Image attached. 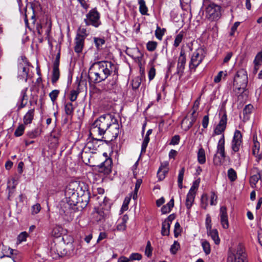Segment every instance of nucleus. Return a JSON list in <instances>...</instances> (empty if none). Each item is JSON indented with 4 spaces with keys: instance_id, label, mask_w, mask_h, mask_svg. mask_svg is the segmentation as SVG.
I'll use <instances>...</instances> for the list:
<instances>
[{
    "instance_id": "obj_7",
    "label": "nucleus",
    "mask_w": 262,
    "mask_h": 262,
    "mask_svg": "<svg viewBox=\"0 0 262 262\" xmlns=\"http://www.w3.org/2000/svg\"><path fill=\"white\" fill-rule=\"evenodd\" d=\"M247 72L243 69L238 71L234 78L233 86L238 90L244 89L247 86Z\"/></svg>"
},
{
    "instance_id": "obj_62",
    "label": "nucleus",
    "mask_w": 262,
    "mask_h": 262,
    "mask_svg": "<svg viewBox=\"0 0 262 262\" xmlns=\"http://www.w3.org/2000/svg\"><path fill=\"white\" fill-rule=\"evenodd\" d=\"M217 196L214 192H211L210 195V205H215L217 203Z\"/></svg>"
},
{
    "instance_id": "obj_6",
    "label": "nucleus",
    "mask_w": 262,
    "mask_h": 262,
    "mask_svg": "<svg viewBox=\"0 0 262 262\" xmlns=\"http://www.w3.org/2000/svg\"><path fill=\"white\" fill-rule=\"evenodd\" d=\"M84 22L85 26L92 25L95 28H98L101 24L100 20V14L96 8L92 9L86 14Z\"/></svg>"
},
{
    "instance_id": "obj_15",
    "label": "nucleus",
    "mask_w": 262,
    "mask_h": 262,
    "mask_svg": "<svg viewBox=\"0 0 262 262\" xmlns=\"http://www.w3.org/2000/svg\"><path fill=\"white\" fill-rule=\"evenodd\" d=\"M112 161L111 159H106L98 167V171L103 173L105 175L109 174L112 171Z\"/></svg>"
},
{
    "instance_id": "obj_17",
    "label": "nucleus",
    "mask_w": 262,
    "mask_h": 262,
    "mask_svg": "<svg viewBox=\"0 0 262 262\" xmlns=\"http://www.w3.org/2000/svg\"><path fill=\"white\" fill-rule=\"evenodd\" d=\"M78 185L76 182L70 183L65 189L64 194L66 201L77 192Z\"/></svg>"
},
{
    "instance_id": "obj_16",
    "label": "nucleus",
    "mask_w": 262,
    "mask_h": 262,
    "mask_svg": "<svg viewBox=\"0 0 262 262\" xmlns=\"http://www.w3.org/2000/svg\"><path fill=\"white\" fill-rule=\"evenodd\" d=\"M35 27H36L37 33L40 35L42 33V29L43 28L45 29L46 34L48 37L51 30L52 23L50 20L46 19L45 25L37 24Z\"/></svg>"
},
{
    "instance_id": "obj_41",
    "label": "nucleus",
    "mask_w": 262,
    "mask_h": 262,
    "mask_svg": "<svg viewBox=\"0 0 262 262\" xmlns=\"http://www.w3.org/2000/svg\"><path fill=\"white\" fill-rule=\"evenodd\" d=\"M196 109L193 110V111L191 114L190 121H189L188 125L187 127L186 130L189 129L195 122L197 118V114H196Z\"/></svg>"
},
{
    "instance_id": "obj_57",
    "label": "nucleus",
    "mask_w": 262,
    "mask_h": 262,
    "mask_svg": "<svg viewBox=\"0 0 262 262\" xmlns=\"http://www.w3.org/2000/svg\"><path fill=\"white\" fill-rule=\"evenodd\" d=\"M145 255L148 257L151 256V255L152 248H151V244H150V243L149 241H148V242L147 243L146 248H145Z\"/></svg>"
},
{
    "instance_id": "obj_22",
    "label": "nucleus",
    "mask_w": 262,
    "mask_h": 262,
    "mask_svg": "<svg viewBox=\"0 0 262 262\" xmlns=\"http://www.w3.org/2000/svg\"><path fill=\"white\" fill-rule=\"evenodd\" d=\"M90 197L88 193H83L80 197L78 196V201L77 203V205H76V206H77L78 208H84L88 205L89 202Z\"/></svg>"
},
{
    "instance_id": "obj_14",
    "label": "nucleus",
    "mask_w": 262,
    "mask_h": 262,
    "mask_svg": "<svg viewBox=\"0 0 262 262\" xmlns=\"http://www.w3.org/2000/svg\"><path fill=\"white\" fill-rule=\"evenodd\" d=\"M109 212L103 208L98 209L93 212V218L97 222H103L108 217Z\"/></svg>"
},
{
    "instance_id": "obj_13",
    "label": "nucleus",
    "mask_w": 262,
    "mask_h": 262,
    "mask_svg": "<svg viewBox=\"0 0 262 262\" xmlns=\"http://www.w3.org/2000/svg\"><path fill=\"white\" fill-rule=\"evenodd\" d=\"M72 207L71 206H68L67 204L65 203L59 210L60 217L66 222H70L73 219L72 215L73 212L71 209Z\"/></svg>"
},
{
    "instance_id": "obj_27",
    "label": "nucleus",
    "mask_w": 262,
    "mask_h": 262,
    "mask_svg": "<svg viewBox=\"0 0 262 262\" xmlns=\"http://www.w3.org/2000/svg\"><path fill=\"white\" fill-rule=\"evenodd\" d=\"M64 111L66 114L72 117L73 115L75 107L72 102H67L64 103Z\"/></svg>"
},
{
    "instance_id": "obj_42",
    "label": "nucleus",
    "mask_w": 262,
    "mask_h": 262,
    "mask_svg": "<svg viewBox=\"0 0 262 262\" xmlns=\"http://www.w3.org/2000/svg\"><path fill=\"white\" fill-rule=\"evenodd\" d=\"M202 246L203 249V251L206 255H208L210 253L211 249L209 243L207 241H204L202 242Z\"/></svg>"
},
{
    "instance_id": "obj_48",
    "label": "nucleus",
    "mask_w": 262,
    "mask_h": 262,
    "mask_svg": "<svg viewBox=\"0 0 262 262\" xmlns=\"http://www.w3.org/2000/svg\"><path fill=\"white\" fill-rule=\"evenodd\" d=\"M183 38V33L181 32L176 35L173 43L174 47H178L181 42Z\"/></svg>"
},
{
    "instance_id": "obj_46",
    "label": "nucleus",
    "mask_w": 262,
    "mask_h": 262,
    "mask_svg": "<svg viewBox=\"0 0 262 262\" xmlns=\"http://www.w3.org/2000/svg\"><path fill=\"white\" fill-rule=\"evenodd\" d=\"M25 129V125L23 124H20L16 129L14 132V135L16 137H20L24 134Z\"/></svg>"
},
{
    "instance_id": "obj_21",
    "label": "nucleus",
    "mask_w": 262,
    "mask_h": 262,
    "mask_svg": "<svg viewBox=\"0 0 262 262\" xmlns=\"http://www.w3.org/2000/svg\"><path fill=\"white\" fill-rule=\"evenodd\" d=\"M28 88L24 89L20 92L19 102L20 104L17 106V110L19 111L21 108L25 107L28 103V96L27 95V92Z\"/></svg>"
},
{
    "instance_id": "obj_23",
    "label": "nucleus",
    "mask_w": 262,
    "mask_h": 262,
    "mask_svg": "<svg viewBox=\"0 0 262 262\" xmlns=\"http://www.w3.org/2000/svg\"><path fill=\"white\" fill-rule=\"evenodd\" d=\"M2 252L3 255L1 256V258L4 257H12L14 255L17 254V251L13 250L9 247L3 245Z\"/></svg>"
},
{
    "instance_id": "obj_55",
    "label": "nucleus",
    "mask_w": 262,
    "mask_h": 262,
    "mask_svg": "<svg viewBox=\"0 0 262 262\" xmlns=\"http://www.w3.org/2000/svg\"><path fill=\"white\" fill-rule=\"evenodd\" d=\"M181 232V228L179 222H177L174 225V235L175 237H177Z\"/></svg>"
},
{
    "instance_id": "obj_24",
    "label": "nucleus",
    "mask_w": 262,
    "mask_h": 262,
    "mask_svg": "<svg viewBox=\"0 0 262 262\" xmlns=\"http://www.w3.org/2000/svg\"><path fill=\"white\" fill-rule=\"evenodd\" d=\"M34 108L29 110L25 115L23 118V121L25 125L31 123L34 116Z\"/></svg>"
},
{
    "instance_id": "obj_4",
    "label": "nucleus",
    "mask_w": 262,
    "mask_h": 262,
    "mask_svg": "<svg viewBox=\"0 0 262 262\" xmlns=\"http://www.w3.org/2000/svg\"><path fill=\"white\" fill-rule=\"evenodd\" d=\"M221 9L220 6L210 3L206 8V17L211 21L218 20L222 15Z\"/></svg>"
},
{
    "instance_id": "obj_56",
    "label": "nucleus",
    "mask_w": 262,
    "mask_h": 262,
    "mask_svg": "<svg viewBox=\"0 0 262 262\" xmlns=\"http://www.w3.org/2000/svg\"><path fill=\"white\" fill-rule=\"evenodd\" d=\"M253 108V106L251 104H248L246 105L243 111V115L245 116L251 114Z\"/></svg>"
},
{
    "instance_id": "obj_51",
    "label": "nucleus",
    "mask_w": 262,
    "mask_h": 262,
    "mask_svg": "<svg viewBox=\"0 0 262 262\" xmlns=\"http://www.w3.org/2000/svg\"><path fill=\"white\" fill-rule=\"evenodd\" d=\"M149 140V136L146 135L142 144L141 152H145Z\"/></svg>"
},
{
    "instance_id": "obj_58",
    "label": "nucleus",
    "mask_w": 262,
    "mask_h": 262,
    "mask_svg": "<svg viewBox=\"0 0 262 262\" xmlns=\"http://www.w3.org/2000/svg\"><path fill=\"white\" fill-rule=\"evenodd\" d=\"M180 136L178 135H174L172 137L171 140L169 143V144L173 145H178L180 142Z\"/></svg>"
},
{
    "instance_id": "obj_30",
    "label": "nucleus",
    "mask_w": 262,
    "mask_h": 262,
    "mask_svg": "<svg viewBox=\"0 0 262 262\" xmlns=\"http://www.w3.org/2000/svg\"><path fill=\"white\" fill-rule=\"evenodd\" d=\"M138 4L139 5V12L142 15H148L147 13L148 8L145 4L144 0H138Z\"/></svg>"
},
{
    "instance_id": "obj_37",
    "label": "nucleus",
    "mask_w": 262,
    "mask_h": 262,
    "mask_svg": "<svg viewBox=\"0 0 262 262\" xmlns=\"http://www.w3.org/2000/svg\"><path fill=\"white\" fill-rule=\"evenodd\" d=\"M227 176L228 179L231 182H234L237 179L236 172L232 168H230L228 169L227 172Z\"/></svg>"
},
{
    "instance_id": "obj_5",
    "label": "nucleus",
    "mask_w": 262,
    "mask_h": 262,
    "mask_svg": "<svg viewBox=\"0 0 262 262\" xmlns=\"http://www.w3.org/2000/svg\"><path fill=\"white\" fill-rule=\"evenodd\" d=\"M247 254L245 248L242 244H239L236 248L235 253H230L227 258V262H247Z\"/></svg>"
},
{
    "instance_id": "obj_43",
    "label": "nucleus",
    "mask_w": 262,
    "mask_h": 262,
    "mask_svg": "<svg viewBox=\"0 0 262 262\" xmlns=\"http://www.w3.org/2000/svg\"><path fill=\"white\" fill-rule=\"evenodd\" d=\"M129 261L140 260L142 258V255L139 253H132L128 257Z\"/></svg>"
},
{
    "instance_id": "obj_10",
    "label": "nucleus",
    "mask_w": 262,
    "mask_h": 262,
    "mask_svg": "<svg viewBox=\"0 0 262 262\" xmlns=\"http://www.w3.org/2000/svg\"><path fill=\"white\" fill-rule=\"evenodd\" d=\"M242 135L238 130H235L231 142V148L234 152L239 151L240 146L242 144Z\"/></svg>"
},
{
    "instance_id": "obj_53",
    "label": "nucleus",
    "mask_w": 262,
    "mask_h": 262,
    "mask_svg": "<svg viewBox=\"0 0 262 262\" xmlns=\"http://www.w3.org/2000/svg\"><path fill=\"white\" fill-rule=\"evenodd\" d=\"M205 226L207 230H210L212 229L211 219L210 215L207 214L205 220Z\"/></svg>"
},
{
    "instance_id": "obj_54",
    "label": "nucleus",
    "mask_w": 262,
    "mask_h": 262,
    "mask_svg": "<svg viewBox=\"0 0 262 262\" xmlns=\"http://www.w3.org/2000/svg\"><path fill=\"white\" fill-rule=\"evenodd\" d=\"M79 94V92L76 90H72L70 92V100L71 102L75 101L77 98V96Z\"/></svg>"
},
{
    "instance_id": "obj_64",
    "label": "nucleus",
    "mask_w": 262,
    "mask_h": 262,
    "mask_svg": "<svg viewBox=\"0 0 262 262\" xmlns=\"http://www.w3.org/2000/svg\"><path fill=\"white\" fill-rule=\"evenodd\" d=\"M41 209V207L39 204H36L32 207V213L35 214L38 213Z\"/></svg>"
},
{
    "instance_id": "obj_44",
    "label": "nucleus",
    "mask_w": 262,
    "mask_h": 262,
    "mask_svg": "<svg viewBox=\"0 0 262 262\" xmlns=\"http://www.w3.org/2000/svg\"><path fill=\"white\" fill-rule=\"evenodd\" d=\"M141 77H136L132 80V88L133 89L137 90L140 86L141 83Z\"/></svg>"
},
{
    "instance_id": "obj_19",
    "label": "nucleus",
    "mask_w": 262,
    "mask_h": 262,
    "mask_svg": "<svg viewBox=\"0 0 262 262\" xmlns=\"http://www.w3.org/2000/svg\"><path fill=\"white\" fill-rule=\"evenodd\" d=\"M112 79H109L106 84L107 89L109 90H113L116 89L117 85L118 76V68L116 71L111 74Z\"/></svg>"
},
{
    "instance_id": "obj_38",
    "label": "nucleus",
    "mask_w": 262,
    "mask_h": 262,
    "mask_svg": "<svg viewBox=\"0 0 262 262\" xmlns=\"http://www.w3.org/2000/svg\"><path fill=\"white\" fill-rule=\"evenodd\" d=\"M60 76V72L59 68H53L52 75L51 81L52 83H56L59 79Z\"/></svg>"
},
{
    "instance_id": "obj_9",
    "label": "nucleus",
    "mask_w": 262,
    "mask_h": 262,
    "mask_svg": "<svg viewBox=\"0 0 262 262\" xmlns=\"http://www.w3.org/2000/svg\"><path fill=\"white\" fill-rule=\"evenodd\" d=\"M204 50L202 48H199L193 53L190 62L189 63V68L190 70H195L196 68L202 62Z\"/></svg>"
},
{
    "instance_id": "obj_20",
    "label": "nucleus",
    "mask_w": 262,
    "mask_h": 262,
    "mask_svg": "<svg viewBox=\"0 0 262 262\" xmlns=\"http://www.w3.org/2000/svg\"><path fill=\"white\" fill-rule=\"evenodd\" d=\"M85 39L79 35H76L74 39V51L76 53L79 54L82 52L84 47Z\"/></svg>"
},
{
    "instance_id": "obj_61",
    "label": "nucleus",
    "mask_w": 262,
    "mask_h": 262,
    "mask_svg": "<svg viewBox=\"0 0 262 262\" xmlns=\"http://www.w3.org/2000/svg\"><path fill=\"white\" fill-rule=\"evenodd\" d=\"M262 61V52H259L256 56L254 60V63L255 66H259L260 62Z\"/></svg>"
},
{
    "instance_id": "obj_18",
    "label": "nucleus",
    "mask_w": 262,
    "mask_h": 262,
    "mask_svg": "<svg viewBox=\"0 0 262 262\" xmlns=\"http://www.w3.org/2000/svg\"><path fill=\"white\" fill-rule=\"evenodd\" d=\"M220 215L221 217V223L224 229L229 228V222L227 212V208L226 206H221L220 209Z\"/></svg>"
},
{
    "instance_id": "obj_1",
    "label": "nucleus",
    "mask_w": 262,
    "mask_h": 262,
    "mask_svg": "<svg viewBox=\"0 0 262 262\" xmlns=\"http://www.w3.org/2000/svg\"><path fill=\"white\" fill-rule=\"evenodd\" d=\"M118 68L111 61H100L93 63L89 70V80L94 83L104 81Z\"/></svg>"
},
{
    "instance_id": "obj_52",
    "label": "nucleus",
    "mask_w": 262,
    "mask_h": 262,
    "mask_svg": "<svg viewBox=\"0 0 262 262\" xmlns=\"http://www.w3.org/2000/svg\"><path fill=\"white\" fill-rule=\"evenodd\" d=\"M208 196L206 194H203L201 198V207L206 209L208 205Z\"/></svg>"
},
{
    "instance_id": "obj_34",
    "label": "nucleus",
    "mask_w": 262,
    "mask_h": 262,
    "mask_svg": "<svg viewBox=\"0 0 262 262\" xmlns=\"http://www.w3.org/2000/svg\"><path fill=\"white\" fill-rule=\"evenodd\" d=\"M41 132V129L36 128L34 130L29 131L27 133V136L31 139H34L39 136Z\"/></svg>"
},
{
    "instance_id": "obj_32",
    "label": "nucleus",
    "mask_w": 262,
    "mask_h": 262,
    "mask_svg": "<svg viewBox=\"0 0 262 262\" xmlns=\"http://www.w3.org/2000/svg\"><path fill=\"white\" fill-rule=\"evenodd\" d=\"M195 195L194 194H191V193H188L186 196L185 205L187 209L189 210L194 202Z\"/></svg>"
},
{
    "instance_id": "obj_47",
    "label": "nucleus",
    "mask_w": 262,
    "mask_h": 262,
    "mask_svg": "<svg viewBox=\"0 0 262 262\" xmlns=\"http://www.w3.org/2000/svg\"><path fill=\"white\" fill-rule=\"evenodd\" d=\"M157 47V42L154 41H149L146 44L147 50L152 52L156 50Z\"/></svg>"
},
{
    "instance_id": "obj_49",
    "label": "nucleus",
    "mask_w": 262,
    "mask_h": 262,
    "mask_svg": "<svg viewBox=\"0 0 262 262\" xmlns=\"http://www.w3.org/2000/svg\"><path fill=\"white\" fill-rule=\"evenodd\" d=\"M167 172L168 171L167 170H163L162 167H160L157 172V177L159 180H163L165 178V175Z\"/></svg>"
},
{
    "instance_id": "obj_36",
    "label": "nucleus",
    "mask_w": 262,
    "mask_h": 262,
    "mask_svg": "<svg viewBox=\"0 0 262 262\" xmlns=\"http://www.w3.org/2000/svg\"><path fill=\"white\" fill-rule=\"evenodd\" d=\"M96 149V147L93 145V142L90 140L85 144L84 147L81 151V154H82L83 152L87 153L88 151L91 152V150H95ZM92 152L93 151H92Z\"/></svg>"
},
{
    "instance_id": "obj_29",
    "label": "nucleus",
    "mask_w": 262,
    "mask_h": 262,
    "mask_svg": "<svg viewBox=\"0 0 262 262\" xmlns=\"http://www.w3.org/2000/svg\"><path fill=\"white\" fill-rule=\"evenodd\" d=\"M197 158L198 162L201 164H203L206 162V156L205 150L202 148H200L197 153Z\"/></svg>"
},
{
    "instance_id": "obj_11",
    "label": "nucleus",
    "mask_w": 262,
    "mask_h": 262,
    "mask_svg": "<svg viewBox=\"0 0 262 262\" xmlns=\"http://www.w3.org/2000/svg\"><path fill=\"white\" fill-rule=\"evenodd\" d=\"M186 61V59L185 51L184 50L181 49L178 60L177 67V70L176 72V73L179 76L180 78H181L183 75Z\"/></svg>"
},
{
    "instance_id": "obj_26",
    "label": "nucleus",
    "mask_w": 262,
    "mask_h": 262,
    "mask_svg": "<svg viewBox=\"0 0 262 262\" xmlns=\"http://www.w3.org/2000/svg\"><path fill=\"white\" fill-rule=\"evenodd\" d=\"M207 233L213 240L215 244L218 245L220 242V239L219 237V233L217 229H210V230H207Z\"/></svg>"
},
{
    "instance_id": "obj_35",
    "label": "nucleus",
    "mask_w": 262,
    "mask_h": 262,
    "mask_svg": "<svg viewBox=\"0 0 262 262\" xmlns=\"http://www.w3.org/2000/svg\"><path fill=\"white\" fill-rule=\"evenodd\" d=\"M89 35V32L86 28L83 26H80L77 30L76 35H79L80 37H83L85 39L86 37Z\"/></svg>"
},
{
    "instance_id": "obj_28",
    "label": "nucleus",
    "mask_w": 262,
    "mask_h": 262,
    "mask_svg": "<svg viewBox=\"0 0 262 262\" xmlns=\"http://www.w3.org/2000/svg\"><path fill=\"white\" fill-rule=\"evenodd\" d=\"M32 12V15L31 17V21L32 23V26H29V23H28V19L27 18L28 17V14L27 13H25V22L26 27H27L30 30L34 29L35 26V21H36V18H35V15L34 13V10L33 9H32L31 10Z\"/></svg>"
},
{
    "instance_id": "obj_2",
    "label": "nucleus",
    "mask_w": 262,
    "mask_h": 262,
    "mask_svg": "<svg viewBox=\"0 0 262 262\" xmlns=\"http://www.w3.org/2000/svg\"><path fill=\"white\" fill-rule=\"evenodd\" d=\"M117 119L115 116L111 114H105L101 115L92 124L90 132V137L94 136H102L115 123L117 122ZM92 140V138H91Z\"/></svg>"
},
{
    "instance_id": "obj_12",
    "label": "nucleus",
    "mask_w": 262,
    "mask_h": 262,
    "mask_svg": "<svg viewBox=\"0 0 262 262\" xmlns=\"http://www.w3.org/2000/svg\"><path fill=\"white\" fill-rule=\"evenodd\" d=\"M227 117L226 112H224L223 114L222 115L220 120L219 121V124L216 126L214 130L213 134L219 135L221 134H223V133L225 132L226 128L227 125Z\"/></svg>"
},
{
    "instance_id": "obj_63",
    "label": "nucleus",
    "mask_w": 262,
    "mask_h": 262,
    "mask_svg": "<svg viewBox=\"0 0 262 262\" xmlns=\"http://www.w3.org/2000/svg\"><path fill=\"white\" fill-rule=\"evenodd\" d=\"M60 230L61 229L59 227H55L53 228L52 231V235L55 237H60L61 234L60 233Z\"/></svg>"
},
{
    "instance_id": "obj_39",
    "label": "nucleus",
    "mask_w": 262,
    "mask_h": 262,
    "mask_svg": "<svg viewBox=\"0 0 262 262\" xmlns=\"http://www.w3.org/2000/svg\"><path fill=\"white\" fill-rule=\"evenodd\" d=\"M165 31V29H161L158 25H157V29L155 31V36L156 38L159 40H162V37L164 35Z\"/></svg>"
},
{
    "instance_id": "obj_31",
    "label": "nucleus",
    "mask_w": 262,
    "mask_h": 262,
    "mask_svg": "<svg viewBox=\"0 0 262 262\" xmlns=\"http://www.w3.org/2000/svg\"><path fill=\"white\" fill-rule=\"evenodd\" d=\"M78 196L79 194L77 192L75 194H73L72 197H71L69 200L67 201V205L68 206H76V205H77Z\"/></svg>"
},
{
    "instance_id": "obj_25",
    "label": "nucleus",
    "mask_w": 262,
    "mask_h": 262,
    "mask_svg": "<svg viewBox=\"0 0 262 262\" xmlns=\"http://www.w3.org/2000/svg\"><path fill=\"white\" fill-rule=\"evenodd\" d=\"M252 172L255 173V174L250 177V182L251 184L255 185L259 180H261L258 168L257 167H254L252 169Z\"/></svg>"
},
{
    "instance_id": "obj_3",
    "label": "nucleus",
    "mask_w": 262,
    "mask_h": 262,
    "mask_svg": "<svg viewBox=\"0 0 262 262\" xmlns=\"http://www.w3.org/2000/svg\"><path fill=\"white\" fill-rule=\"evenodd\" d=\"M119 133V126L118 123H115L102 135L101 139L92 137L93 141H104L106 144H109L111 141L115 140Z\"/></svg>"
},
{
    "instance_id": "obj_45",
    "label": "nucleus",
    "mask_w": 262,
    "mask_h": 262,
    "mask_svg": "<svg viewBox=\"0 0 262 262\" xmlns=\"http://www.w3.org/2000/svg\"><path fill=\"white\" fill-rule=\"evenodd\" d=\"M94 42L98 49H100L102 48V46L105 43V40L102 38L94 37Z\"/></svg>"
},
{
    "instance_id": "obj_60",
    "label": "nucleus",
    "mask_w": 262,
    "mask_h": 262,
    "mask_svg": "<svg viewBox=\"0 0 262 262\" xmlns=\"http://www.w3.org/2000/svg\"><path fill=\"white\" fill-rule=\"evenodd\" d=\"M180 247V244L177 241H174V243L171 246L170 251L172 254H175Z\"/></svg>"
},
{
    "instance_id": "obj_59",
    "label": "nucleus",
    "mask_w": 262,
    "mask_h": 262,
    "mask_svg": "<svg viewBox=\"0 0 262 262\" xmlns=\"http://www.w3.org/2000/svg\"><path fill=\"white\" fill-rule=\"evenodd\" d=\"M260 148V143L259 142H255L253 143V149H252V154L253 155H257L259 153Z\"/></svg>"
},
{
    "instance_id": "obj_40",
    "label": "nucleus",
    "mask_w": 262,
    "mask_h": 262,
    "mask_svg": "<svg viewBox=\"0 0 262 262\" xmlns=\"http://www.w3.org/2000/svg\"><path fill=\"white\" fill-rule=\"evenodd\" d=\"M184 172H185V168H184V167H183L181 168V169L179 171L178 178V187L180 189H181L182 188V186H183V180Z\"/></svg>"
},
{
    "instance_id": "obj_50",
    "label": "nucleus",
    "mask_w": 262,
    "mask_h": 262,
    "mask_svg": "<svg viewBox=\"0 0 262 262\" xmlns=\"http://www.w3.org/2000/svg\"><path fill=\"white\" fill-rule=\"evenodd\" d=\"M59 94V91L58 90H54L52 91L49 94V97L51 98V100L53 103H54L55 101L57 99V98L58 97Z\"/></svg>"
},
{
    "instance_id": "obj_8",
    "label": "nucleus",
    "mask_w": 262,
    "mask_h": 262,
    "mask_svg": "<svg viewBox=\"0 0 262 262\" xmlns=\"http://www.w3.org/2000/svg\"><path fill=\"white\" fill-rule=\"evenodd\" d=\"M225 142V136L224 134H223L217 143L216 153L213 156V162L215 165H220L222 163L221 158L217 156V154H220L223 160L226 158Z\"/></svg>"
},
{
    "instance_id": "obj_33",
    "label": "nucleus",
    "mask_w": 262,
    "mask_h": 262,
    "mask_svg": "<svg viewBox=\"0 0 262 262\" xmlns=\"http://www.w3.org/2000/svg\"><path fill=\"white\" fill-rule=\"evenodd\" d=\"M170 224L166 221H163L162 224L161 234L163 236H168L169 234Z\"/></svg>"
}]
</instances>
